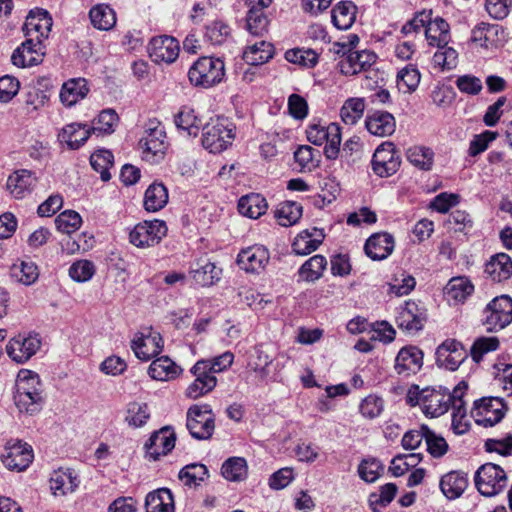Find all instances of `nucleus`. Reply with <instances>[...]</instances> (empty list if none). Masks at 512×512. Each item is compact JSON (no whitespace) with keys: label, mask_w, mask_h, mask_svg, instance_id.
<instances>
[{"label":"nucleus","mask_w":512,"mask_h":512,"mask_svg":"<svg viewBox=\"0 0 512 512\" xmlns=\"http://www.w3.org/2000/svg\"><path fill=\"white\" fill-rule=\"evenodd\" d=\"M406 402L410 406H420L426 417L437 418L449 410L452 396L448 389L441 386L420 388L413 384L406 392Z\"/></svg>","instance_id":"obj_1"},{"label":"nucleus","mask_w":512,"mask_h":512,"mask_svg":"<svg viewBox=\"0 0 512 512\" xmlns=\"http://www.w3.org/2000/svg\"><path fill=\"white\" fill-rule=\"evenodd\" d=\"M509 474L505 467L486 462L476 470L474 484L477 491L484 497H494L506 490Z\"/></svg>","instance_id":"obj_2"},{"label":"nucleus","mask_w":512,"mask_h":512,"mask_svg":"<svg viewBox=\"0 0 512 512\" xmlns=\"http://www.w3.org/2000/svg\"><path fill=\"white\" fill-rule=\"evenodd\" d=\"M235 138V126L227 119H211L204 128L202 144L211 153H220L232 145Z\"/></svg>","instance_id":"obj_3"},{"label":"nucleus","mask_w":512,"mask_h":512,"mask_svg":"<svg viewBox=\"0 0 512 512\" xmlns=\"http://www.w3.org/2000/svg\"><path fill=\"white\" fill-rule=\"evenodd\" d=\"M224 76V62L220 58L213 57L199 58L188 71L191 84L203 88H209L220 83Z\"/></svg>","instance_id":"obj_4"},{"label":"nucleus","mask_w":512,"mask_h":512,"mask_svg":"<svg viewBox=\"0 0 512 512\" xmlns=\"http://www.w3.org/2000/svg\"><path fill=\"white\" fill-rule=\"evenodd\" d=\"M40 380L30 370H21L16 379L15 403L21 412L31 413L41 400L39 392Z\"/></svg>","instance_id":"obj_5"},{"label":"nucleus","mask_w":512,"mask_h":512,"mask_svg":"<svg viewBox=\"0 0 512 512\" xmlns=\"http://www.w3.org/2000/svg\"><path fill=\"white\" fill-rule=\"evenodd\" d=\"M306 136L310 143L321 146L325 144L324 154L328 159L334 160L340 153L341 128L337 123L327 126L312 124L306 130Z\"/></svg>","instance_id":"obj_6"},{"label":"nucleus","mask_w":512,"mask_h":512,"mask_svg":"<svg viewBox=\"0 0 512 512\" xmlns=\"http://www.w3.org/2000/svg\"><path fill=\"white\" fill-rule=\"evenodd\" d=\"M512 322V299L508 296L495 297L483 310L482 324L487 332H498Z\"/></svg>","instance_id":"obj_7"},{"label":"nucleus","mask_w":512,"mask_h":512,"mask_svg":"<svg viewBox=\"0 0 512 512\" xmlns=\"http://www.w3.org/2000/svg\"><path fill=\"white\" fill-rule=\"evenodd\" d=\"M507 406L500 397H482L476 400L471 410V416L476 424L483 427H493L505 416Z\"/></svg>","instance_id":"obj_8"},{"label":"nucleus","mask_w":512,"mask_h":512,"mask_svg":"<svg viewBox=\"0 0 512 512\" xmlns=\"http://www.w3.org/2000/svg\"><path fill=\"white\" fill-rule=\"evenodd\" d=\"M168 227L163 220H145L136 224L129 232V241L138 248L155 246L167 235Z\"/></svg>","instance_id":"obj_9"},{"label":"nucleus","mask_w":512,"mask_h":512,"mask_svg":"<svg viewBox=\"0 0 512 512\" xmlns=\"http://www.w3.org/2000/svg\"><path fill=\"white\" fill-rule=\"evenodd\" d=\"M186 426L193 438L210 439L215 430V416L209 405H192L187 411Z\"/></svg>","instance_id":"obj_10"},{"label":"nucleus","mask_w":512,"mask_h":512,"mask_svg":"<svg viewBox=\"0 0 512 512\" xmlns=\"http://www.w3.org/2000/svg\"><path fill=\"white\" fill-rule=\"evenodd\" d=\"M131 349L139 360L147 362L162 352L163 339L157 331L145 328L134 335Z\"/></svg>","instance_id":"obj_11"},{"label":"nucleus","mask_w":512,"mask_h":512,"mask_svg":"<svg viewBox=\"0 0 512 512\" xmlns=\"http://www.w3.org/2000/svg\"><path fill=\"white\" fill-rule=\"evenodd\" d=\"M191 373L194 375V381L187 387L185 395L192 400L198 399L210 391L216 384V377L209 372V360H200L192 368Z\"/></svg>","instance_id":"obj_12"},{"label":"nucleus","mask_w":512,"mask_h":512,"mask_svg":"<svg viewBox=\"0 0 512 512\" xmlns=\"http://www.w3.org/2000/svg\"><path fill=\"white\" fill-rule=\"evenodd\" d=\"M400 156L392 142H384L377 147L372 158V169L380 177H389L400 167Z\"/></svg>","instance_id":"obj_13"},{"label":"nucleus","mask_w":512,"mask_h":512,"mask_svg":"<svg viewBox=\"0 0 512 512\" xmlns=\"http://www.w3.org/2000/svg\"><path fill=\"white\" fill-rule=\"evenodd\" d=\"M41 340L36 334H19L6 345L8 356L16 363L28 361L40 348Z\"/></svg>","instance_id":"obj_14"},{"label":"nucleus","mask_w":512,"mask_h":512,"mask_svg":"<svg viewBox=\"0 0 512 512\" xmlns=\"http://www.w3.org/2000/svg\"><path fill=\"white\" fill-rule=\"evenodd\" d=\"M246 30L252 36L263 37L268 32L269 19L265 13L272 0H247Z\"/></svg>","instance_id":"obj_15"},{"label":"nucleus","mask_w":512,"mask_h":512,"mask_svg":"<svg viewBox=\"0 0 512 512\" xmlns=\"http://www.w3.org/2000/svg\"><path fill=\"white\" fill-rule=\"evenodd\" d=\"M165 132L160 124L150 127L145 137L140 141L143 158L149 162H158L163 159L167 150Z\"/></svg>","instance_id":"obj_16"},{"label":"nucleus","mask_w":512,"mask_h":512,"mask_svg":"<svg viewBox=\"0 0 512 512\" xmlns=\"http://www.w3.org/2000/svg\"><path fill=\"white\" fill-rule=\"evenodd\" d=\"M466 350L456 339H446L436 349V361L441 367L455 371L465 361Z\"/></svg>","instance_id":"obj_17"},{"label":"nucleus","mask_w":512,"mask_h":512,"mask_svg":"<svg viewBox=\"0 0 512 512\" xmlns=\"http://www.w3.org/2000/svg\"><path fill=\"white\" fill-rule=\"evenodd\" d=\"M32 448L21 441L8 442L2 454L3 464L10 470L23 471L33 461Z\"/></svg>","instance_id":"obj_18"},{"label":"nucleus","mask_w":512,"mask_h":512,"mask_svg":"<svg viewBox=\"0 0 512 512\" xmlns=\"http://www.w3.org/2000/svg\"><path fill=\"white\" fill-rule=\"evenodd\" d=\"M270 260L269 251L261 245L242 249L237 256V264L246 273L259 274L265 270Z\"/></svg>","instance_id":"obj_19"},{"label":"nucleus","mask_w":512,"mask_h":512,"mask_svg":"<svg viewBox=\"0 0 512 512\" xmlns=\"http://www.w3.org/2000/svg\"><path fill=\"white\" fill-rule=\"evenodd\" d=\"M43 42L28 38L16 48L11 56L12 63L17 67H31L42 62L45 55Z\"/></svg>","instance_id":"obj_20"},{"label":"nucleus","mask_w":512,"mask_h":512,"mask_svg":"<svg viewBox=\"0 0 512 512\" xmlns=\"http://www.w3.org/2000/svg\"><path fill=\"white\" fill-rule=\"evenodd\" d=\"M179 42L171 36L163 35L151 39L148 45V53L152 61L156 63L174 62L179 55Z\"/></svg>","instance_id":"obj_21"},{"label":"nucleus","mask_w":512,"mask_h":512,"mask_svg":"<svg viewBox=\"0 0 512 512\" xmlns=\"http://www.w3.org/2000/svg\"><path fill=\"white\" fill-rule=\"evenodd\" d=\"M423 358L424 354L418 347L404 346L396 355L394 369L399 375L416 374L423 366Z\"/></svg>","instance_id":"obj_22"},{"label":"nucleus","mask_w":512,"mask_h":512,"mask_svg":"<svg viewBox=\"0 0 512 512\" xmlns=\"http://www.w3.org/2000/svg\"><path fill=\"white\" fill-rule=\"evenodd\" d=\"M395 247L394 237L387 232L372 234L365 242L364 250L368 258L382 261L388 258Z\"/></svg>","instance_id":"obj_23"},{"label":"nucleus","mask_w":512,"mask_h":512,"mask_svg":"<svg viewBox=\"0 0 512 512\" xmlns=\"http://www.w3.org/2000/svg\"><path fill=\"white\" fill-rule=\"evenodd\" d=\"M53 25V20L48 11L36 9L30 11L25 22L26 36L43 42L47 39Z\"/></svg>","instance_id":"obj_24"},{"label":"nucleus","mask_w":512,"mask_h":512,"mask_svg":"<svg viewBox=\"0 0 512 512\" xmlns=\"http://www.w3.org/2000/svg\"><path fill=\"white\" fill-rule=\"evenodd\" d=\"M376 59L377 55L370 50L349 51L339 62L340 71L344 75H355L370 68Z\"/></svg>","instance_id":"obj_25"},{"label":"nucleus","mask_w":512,"mask_h":512,"mask_svg":"<svg viewBox=\"0 0 512 512\" xmlns=\"http://www.w3.org/2000/svg\"><path fill=\"white\" fill-rule=\"evenodd\" d=\"M175 433L169 427H163L159 431L153 433L146 443V453L153 459L157 460L160 456L168 454L175 446Z\"/></svg>","instance_id":"obj_26"},{"label":"nucleus","mask_w":512,"mask_h":512,"mask_svg":"<svg viewBox=\"0 0 512 512\" xmlns=\"http://www.w3.org/2000/svg\"><path fill=\"white\" fill-rule=\"evenodd\" d=\"M324 238L322 229L316 227L305 229L294 238L292 249L297 255H308L318 249Z\"/></svg>","instance_id":"obj_27"},{"label":"nucleus","mask_w":512,"mask_h":512,"mask_svg":"<svg viewBox=\"0 0 512 512\" xmlns=\"http://www.w3.org/2000/svg\"><path fill=\"white\" fill-rule=\"evenodd\" d=\"M468 483L466 473L459 470H452L440 478L439 487L447 499L454 500L464 493L468 487Z\"/></svg>","instance_id":"obj_28"},{"label":"nucleus","mask_w":512,"mask_h":512,"mask_svg":"<svg viewBox=\"0 0 512 512\" xmlns=\"http://www.w3.org/2000/svg\"><path fill=\"white\" fill-rule=\"evenodd\" d=\"M37 183V177L32 171L22 169L8 177L7 189L16 199H22L29 194Z\"/></svg>","instance_id":"obj_29"},{"label":"nucleus","mask_w":512,"mask_h":512,"mask_svg":"<svg viewBox=\"0 0 512 512\" xmlns=\"http://www.w3.org/2000/svg\"><path fill=\"white\" fill-rule=\"evenodd\" d=\"M485 273L493 282H502L512 276V259L506 253H497L485 264Z\"/></svg>","instance_id":"obj_30"},{"label":"nucleus","mask_w":512,"mask_h":512,"mask_svg":"<svg viewBox=\"0 0 512 512\" xmlns=\"http://www.w3.org/2000/svg\"><path fill=\"white\" fill-rule=\"evenodd\" d=\"M425 36L430 46L444 48L451 39L450 26L443 18L432 19L431 15L429 22L425 24Z\"/></svg>","instance_id":"obj_31"},{"label":"nucleus","mask_w":512,"mask_h":512,"mask_svg":"<svg viewBox=\"0 0 512 512\" xmlns=\"http://www.w3.org/2000/svg\"><path fill=\"white\" fill-rule=\"evenodd\" d=\"M91 130L88 126L71 123L62 128L58 134L59 142L71 150L82 146L90 137Z\"/></svg>","instance_id":"obj_32"},{"label":"nucleus","mask_w":512,"mask_h":512,"mask_svg":"<svg viewBox=\"0 0 512 512\" xmlns=\"http://www.w3.org/2000/svg\"><path fill=\"white\" fill-rule=\"evenodd\" d=\"M77 486V478L69 469H58L51 474L50 490L55 497H62L73 493Z\"/></svg>","instance_id":"obj_33"},{"label":"nucleus","mask_w":512,"mask_h":512,"mask_svg":"<svg viewBox=\"0 0 512 512\" xmlns=\"http://www.w3.org/2000/svg\"><path fill=\"white\" fill-rule=\"evenodd\" d=\"M146 512H175V502L171 491L160 488L150 492L145 499Z\"/></svg>","instance_id":"obj_34"},{"label":"nucleus","mask_w":512,"mask_h":512,"mask_svg":"<svg viewBox=\"0 0 512 512\" xmlns=\"http://www.w3.org/2000/svg\"><path fill=\"white\" fill-rule=\"evenodd\" d=\"M168 200L167 187L161 182H154L145 191L144 208L148 212H158L167 205Z\"/></svg>","instance_id":"obj_35"},{"label":"nucleus","mask_w":512,"mask_h":512,"mask_svg":"<svg viewBox=\"0 0 512 512\" xmlns=\"http://www.w3.org/2000/svg\"><path fill=\"white\" fill-rule=\"evenodd\" d=\"M268 204L266 199L257 193H251L242 196L238 201V210L240 214L251 219H258L267 211Z\"/></svg>","instance_id":"obj_36"},{"label":"nucleus","mask_w":512,"mask_h":512,"mask_svg":"<svg viewBox=\"0 0 512 512\" xmlns=\"http://www.w3.org/2000/svg\"><path fill=\"white\" fill-rule=\"evenodd\" d=\"M148 373L157 381H170L179 376L181 369L169 357L155 359L149 366Z\"/></svg>","instance_id":"obj_37"},{"label":"nucleus","mask_w":512,"mask_h":512,"mask_svg":"<svg viewBox=\"0 0 512 512\" xmlns=\"http://www.w3.org/2000/svg\"><path fill=\"white\" fill-rule=\"evenodd\" d=\"M274 55L272 43L261 40L250 44L243 52L244 60L250 65H262L268 62Z\"/></svg>","instance_id":"obj_38"},{"label":"nucleus","mask_w":512,"mask_h":512,"mask_svg":"<svg viewBox=\"0 0 512 512\" xmlns=\"http://www.w3.org/2000/svg\"><path fill=\"white\" fill-rule=\"evenodd\" d=\"M332 23L339 30L349 29L356 19V6L351 1L335 5L331 11Z\"/></svg>","instance_id":"obj_39"},{"label":"nucleus","mask_w":512,"mask_h":512,"mask_svg":"<svg viewBox=\"0 0 512 512\" xmlns=\"http://www.w3.org/2000/svg\"><path fill=\"white\" fill-rule=\"evenodd\" d=\"M89 18L94 28L98 30H110L116 24V13L107 4H97L90 9Z\"/></svg>","instance_id":"obj_40"},{"label":"nucleus","mask_w":512,"mask_h":512,"mask_svg":"<svg viewBox=\"0 0 512 512\" xmlns=\"http://www.w3.org/2000/svg\"><path fill=\"white\" fill-rule=\"evenodd\" d=\"M327 264V260L323 255H314L299 268V278L305 282H314L323 276Z\"/></svg>","instance_id":"obj_41"},{"label":"nucleus","mask_w":512,"mask_h":512,"mask_svg":"<svg viewBox=\"0 0 512 512\" xmlns=\"http://www.w3.org/2000/svg\"><path fill=\"white\" fill-rule=\"evenodd\" d=\"M366 128L375 136L391 135L395 129L394 118L389 113H375L367 118Z\"/></svg>","instance_id":"obj_42"},{"label":"nucleus","mask_w":512,"mask_h":512,"mask_svg":"<svg viewBox=\"0 0 512 512\" xmlns=\"http://www.w3.org/2000/svg\"><path fill=\"white\" fill-rule=\"evenodd\" d=\"M416 311L414 303H406L401 307L396 319L398 327L409 332L421 330L423 318Z\"/></svg>","instance_id":"obj_43"},{"label":"nucleus","mask_w":512,"mask_h":512,"mask_svg":"<svg viewBox=\"0 0 512 512\" xmlns=\"http://www.w3.org/2000/svg\"><path fill=\"white\" fill-rule=\"evenodd\" d=\"M501 28L495 24L481 22L471 32V41L481 47H489L496 44Z\"/></svg>","instance_id":"obj_44"},{"label":"nucleus","mask_w":512,"mask_h":512,"mask_svg":"<svg viewBox=\"0 0 512 512\" xmlns=\"http://www.w3.org/2000/svg\"><path fill=\"white\" fill-rule=\"evenodd\" d=\"M274 215L281 226L290 227L301 218L302 206L296 202L285 201L278 205Z\"/></svg>","instance_id":"obj_45"},{"label":"nucleus","mask_w":512,"mask_h":512,"mask_svg":"<svg viewBox=\"0 0 512 512\" xmlns=\"http://www.w3.org/2000/svg\"><path fill=\"white\" fill-rule=\"evenodd\" d=\"M415 285L416 281L413 276L403 269H397L388 282V292L396 296H404L409 294Z\"/></svg>","instance_id":"obj_46"},{"label":"nucleus","mask_w":512,"mask_h":512,"mask_svg":"<svg viewBox=\"0 0 512 512\" xmlns=\"http://www.w3.org/2000/svg\"><path fill=\"white\" fill-rule=\"evenodd\" d=\"M11 277L23 285L33 284L39 276L38 268L32 261H20L10 268Z\"/></svg>","instance_id":"obj_47"},{"label":"nucleus","mask_w":512,"mask_h":512,"mask_svg":"<svg viewBox=\"0 0 512 512\" xmlns=\"http://www.w3.org/2000/svg\"><path fill=\"white\" fill-rule=\"evenodd\" d=\"M423 459L422 453L398 454L390 462L389 471L395 477H401L416 467Z\"/></svg>","instance_id":"obj_48"},{"label":"nucleus","mask_w":512,"mask_h":512,"mask_svg":"<svg viewBox=\"0 0 512 512\" xmlns=\"http://www.w3.org/2000/svg\"><path fill=\"white\" fill-rule=\"evenodd\" d=\"M221 473L228 481L244 480L248 475L247 462L242 457H231L222 464Z\"/></svg>","instance_id":"obj_49"},{"label":"nucleus","mask_w":512,"mask_h":512,"mask_svg":"<svg viewBox=\"0 0 512 512\" xmlns=\"http://www.w3.org/2000/svg\"><path fill=\"white\" fill-rule=\"evenodd\" d=\"M273 357V348L269 345L260 344L255 347V356L249 365L255 373L264 378L268 374L267 368L272 363Z\"/></svg>","instance_id":"obj_50"},{"label":"nucleus","mask_w":512,"mask_h":512,"mask_svg":"<svg viewBox=\"0 0 512 512\" xmlns=\"http://www.w3.org/2000/svg\"><path fill=\"white\" fill-rule=\"evenodd\" d=\"M90 163L93 169L100 174L103 181L111 178L110 170L114 165V157L111 151L99 149L90 156Z\"/></svg>","instance_id":"obj_51"},{"label":"nucleus","mask_w":512,"mask_h":512,"mask_svg":"<svg viewBox=\"0 0 512 512\" xmlns=\"http://www.w3.org/2000/svg\"><path fill=\"white\" fill-rule=\"evenodd\" d=\"M176 125L188 136H197L200 131L201 120L192 108L183 107L177 114Z\"/></svg>","instance_id":"obj_52"},{"label":"nucleus","mask_w":512,"mask_h":512,"mask_svg":"<svg viewBox=\"0 0 512 512\" xmlns=\"http://www.w3.org/2000/svg\"><path fill=\"white\" fill-rule=\"evenodd\" d=\"M364 111L362 98H348L340 109V117L345 124L353 125L362 118Z\"/></svg>","instance_id":"obj_53"},{"label":"nucleus","mask_w":512,"mask_h":512,"mask_svg":"<svg viewBox=\"0 0 512 512\" xmlns=\"http://www.w3.org/2000/svg\"><path fill=\"white\" fill-rule=\"evenodd\" d=\"M473 290V284L466 277H454L446 286L447 296L458 302L464 301Z\"/></svg>","instance_id":"obj_54"},{"label":"nucleus","mask_w":512,"mask_h":512,"mask_svg":"<svg viewBox=\"0 0 512 512\" xmlns=\"http://www.w3.org/2000/svg\"><path fill=\"white\" fill-rule=\"evenodd\" d=\"M500 341L496 336L478 337L471 346L470 355L473 361L480 362L484 355L496 351L499 348Z\"/></svg>","instance_id":"obj_55"},{"label":"nucleus","mask_w":512,"mask_h":512,"mask_svg":"<svg viewBox=\"0 0 512 512\" xmlns=\"http://www.w3.org/2000/svg\"><path fill=\"white\" fill-rule=\"evenodd\" d=\"M319 158L320 152L308 145L300 146L294 152L295 162L301 170H313L318 166Z\"/></svg>","instance_id":"obj_56"},{"label":"nucleus","mask_w":512,"mask_h":512,"mask_svg":"<svg viewBox=\"0 0 512 512\" xmlns=\"http://www.w3.org/2000/svg\"><path fill=\"white\" fill-rule=\"evenodd\" d=\"M285 59L301 67L312 68L318 62V54L312 49L295 48L285 52Z\"/></svg>","instance_id":"obj_57"},{"label":"nucleus","mask_w":512,"mask_h":512,"mask_svg":"<svg viewBox=\"0 0 512 512\" xmlns=\"http://www.w3.org/2000/svg\"><path fill=\"white\" fill-rule=\"evenodd\" d=\"M420 82V73L416 68L406 67L398 72L397 88L400 93H413Z\"/></svg>","instance_id":"obj_58"},{"label":"nucleus","mask_w":512,"mask_h":512,"mask_svg":"<svg viewBox=\"0 0 512 512\" xmlns=\"http://www.w3.org/2000/svg\"><path fill=\"white\" fill-rule=\"evenodd\" d=\"M208 476V471L203 464H190L185 466L179 472L180 480L186 486H197L203 482Z\"/></svg>","instance_id":"obj_59"},{"label":"nucleus","mask_w":512,"mask_h":512,"mask_svg":"<svg viewBox=\"0 0 512 512\" xmlns=\"http://www.w3.org/2000/svg\"><path fill=\"white\" fill-rule=\"evenodd\" d=\"M426 431V450L433 458L439 459L447 454L449 445L444 437L435 433L430 428H424Z\"/></svg>","instance_id":"obj_60"},{"label":"nucleus","mask_w":512,"mask_h":512,"mask_svg":"<svg viewBox=\"0 0 512 512\" xmlns=\"http://www.w3.org/2000/svg\"><path fill=\"white\" fill-rule=\"evenodd\" d=\"M231 29L222 20H215L205 29V38L212 45H221L230 37Z\"/></svg>","instance_id":"obj_61"},{"label":"nucleus","mask_w":512,"mask_h":512,"mask_svg":"<svg viewBox=\"0 0 512 512\" xmlns=\"http://www.w3.org/2000/svg\"><path fill=\"white\" fill-rule=\"evenodd\" d=\"M150 418L148 406L145 403H130L127 408L125 421L130 427L139 428Z\"/></svg>","instance_id":"obj_62"},{"label":"nucleus","mask_w":512,"mask_h":512,"mask_svg":"<svg viewBox=\"0 0 512 512\" xmlns=\"http://www.w3.org/2000/svg\"><path fill=\"white\" fill-rule=\"evenodd\" d=\"M408 160L422 170H429L433 165L434 153L430 148L415 146L407 152Z\"/></svg>","instance_id":"obj_63"},{"label":"nucleus","mask_w":512,"mask_h":512,"mask_svg":"<svg viewBox=\"0 0 512 512\" xmlns=\"http://www.w3.org/2000/svg\"><path fill=\"white\" fill-rule=\"evenodd\" d=\"M96 267L93 262L82 259L74 262L69 268V276L78 283L89 281L95 274Z\"/></svg>","instance_id":"obj_64"}]
</instances>
